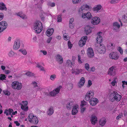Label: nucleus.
Instances as JSON below:
<instances>
[{
    "label": "nucleus",
    "mask_w": 127,
    "mask_h": 127,
    "mask_svg": "<svg viewBox=\"0 0 127 127\" xmlns=\"http://www.w3.org/2000/svg\"><path fill=\"white\" fill-rule=\"evenodd\" d=\"M122 97V96L115 91H113L111 93L109 98L110 101L112 102L115 100L117 101H119Z\"/></svg>",
    "instance_id": "nucleus-1"
},
{
    "label": "nucleus",
    "mask_w": 127,
    "mask_h": 127,
    "mask_svg": "<svg viewBox=\"0 0 127 127\" xmlns=\"http://www.w3.org/2000/svg\"><path fill=\"white\" fill-rule=\"evenodd\" d=\"M94 49L100 54H104L106 51L105 47L103 44L102 45L99 43H96L95 44Z\"/></svg>",
    "instance_id": "nucleus-2"
},
{
    "label": "nucleus",
    "mask_w": 127,
    "mask_h": 127,
    "mask_svg": "<svg viewBox=\"0 0 127 127\" xmlns=\"http://www.w3.org/2000/svg\"><path fill=\"white\" fill-rule=\"evenodd\" d=\"M43 26L41 23L39 21H36L34 23L33 29L37 33H40L42 30Z\"/></svg>",
    "instance_id": "nucleus-3"
},
{
    "label": "nucleus",
    "mask_w": 127,
    "mask_h": 127,
    "mask_svg": "<svg viewBox=\"0 0 127 127\" xmlns=\"http://www.w3.org/2000/svg\"><path fill=\"white\" fill-rule=\"evenodd\" d=\"M29 121L31 123L36 125L38 122V118L32 113L30 114L28 116Z\"/></svg>",
    "instance_id": "nucleus-4"
},
{
    "label": "nucleus",
    "mask_w": 127,
    "mask_h": 127,
    "mask_svg": "<svg viewBox=\"0 0 127 127\" xmlns=\"http://www.w3.org/2000/svg\"><path fill=\"white\" fill-rule=\"evenodd\" d=\"M11 85L13 89L17 90H20L22 87V84L17 81L12 82L11 84Z\"/></svg>",
    "instance_id": "nucleus-5"
},
{
    "label": "nucleus",
    "mask_w": 127,
    "mask_h": 127,
    "mask_svg": "<svg viewBox=\"0 0 127 127\" xmlns=\"http://www.w3.org/2000/svg\"><path fill=\"white\" fill-rule=\"evenodd\" d=\"M116 67L113 66L108 69L107 73L108 75L110 76H114L116 74Z\"/></svg>",
    "instance_id": "nucleus-6"
},
{
    "label": "nucleus",
    "mask_w": 127,
    "mask_h": 127,
    "mask_svg": "<svg viewBox=\"0 0 127 127\" xmlns=\"http://www.w3.org/2000/svg\"><path fill=\"white\" fill-rule=\"evenodd\" d=\"M62 88L61 86H60L55 90L51 91L50 93V96H55L58 94L59 92L61 89Z\"/></svg>",
    "instance_id": "nucleus-7"
},
{
    "label": "nucleus",
    "mask_w": 127,
    "mask_h": 127,
    "mask_svg": "<svg viewBox=\"0 0 127 127\" xmlns=\"http://www.w3.org/2000/svg\"><path fill=\"white\" fill-rule=\"evenodd\" d=\"M7 25V24L5 21H2L0 23V33L6 29Z\"/></svg>",
    "instance_id": "nucleus-8"
},
{
    "label": "nucleus",
    "mask_w": 127,
    "mask_h": 127,
    "mask_svg": "<svg viewBox=\"0 0 127 127\" xmlns=\"http://www.w3.org/2000/svg\"><path fill=\"white\" fill-rule=\"evenodd\" d=\"M94 96V93L92 91L88 92L86 95L85 99L87 101L91 100Z\"/></svg>",
    "instance_id": "nucleus-9"
},
{
    "label": "nucleus",
    "mask_w": 127,
    "mask_h": 127,
    "mask_svg": "<svg viewBox=\"0 0 127 127\" xmlns=\"http://www.w3.org/2000/svg\"><path fill=\"white\" fill-rule=\"evenodd\" d=\"M100 18L97 17H95L93 18L91 21L92 24L94 25L98 24L100 23Z\"/></svg>",
    "instance_id": "nucleus-10"
},
{
    "label": "nucleus",
    "mask_w": 127,
    "mask_h": 127,
    "mask_svg": "<svg viewBox=\"0 0 127 127\" xmlns=\"http://www.w3.org/2000/svg\"><path fill=\"white\" fill-rule=\"evenodd\" d=\"M87 55L89 57L92 58L94 56V52L92 48L89 47L87 49Z\"/></svg>",
    "instance_id": "nucleus-11"
},
{
    "label": "nucleus",
    "mask_w": 127,
    "mask_h": 127,
    "mask_svg": "<svg viewBox=\"0 0 127 127\" xmlns=\"http://www.w3.org/2000/svg\"><path fill=\"white\" fill-rule=\"evenodd\" d=\"M113 30L117 32L119 31V28L120 27V25L117 22H114L113 23Z\"/></svg>",
    "instance_id": "nucleus-12"
},
{
    "label": "nucleus",
    "mask_w": 127,
    "mask_h": 127,
    "mask_svg": "<svg viewBox=\"0 0 127 127\" xmlns=\"http://www.w3.org/2000/svg\"><path fill=\"white\" fill-rule=\"evenodd\" d=\"M20 40L19 39H17L15 41L14 44L13 46V49L15 50L19 49L20 46Z\"/></svg>",
    "instance_id": "nucleus-13"
},
{
    "label": "nucleus",
    "mask_w": 127,
    "mask_h": 127,
    "mask_svg": "<svg viewBox=\"0 0 127 127\" xmlns=\"http://www.w3.org/2000/svg\"><path fill=\"white\" fill-rule=\"evenodd\" d=\"M109 57L111 59L115 60H117L118 58L117 53L116 52L111 53L109 55Z\"/></svg>",
    "instance_id": "nucleus-14"
},
{
    "label": "nucleus",
    "mask_w": 127,
    "mask_h": 127,
    "mask_svg": "<svg viewBox=\"0 0 127 127\" xmlns=\"http://www.w3.org/2000/svg\"><path fill=\"white\" fill-rule=\"evenodd\" d=\"M85 31L87 35L89 34L92 32V28L89 26H86L85 27Z\"/></svg>",
    "instance_id": "nucleus-15"
},
{
    "label": "nucleus",
    "mask_w": 127,
    "mask_h": 127,
    "mask_svg": "<svg viewBox=\"0 0 127 127\" xmlns=\"http://www.w3.org/2000/svg\"><path fill=\"white\" fill-rule=\"evenodd\" d=\"M85 81V80L84 78L83 77H82L79 83V87L80 88L83 86L84 85Z\"/></svg>",
    "instance_id": "nucleus-16"
},
{
    "label": "nucleus",
    "mask_w": 127,
    "mask_h": 127,
    "mask_svg": "<svg viewBox=\"0 0 127 127\" xmlns=\"http://www.w3.org/2000/svg\"><path fill=\"white\" fill-rule=\"evenodd\" d=\"M91 121L92 124L94 125H95L97 121L96 117L93 115L92 116L91 118Z\"/></svg>",
    "instance_id": "nucleus-17"
},
{
    "label": "nucleus",
    "mask_w": 127,
    "mask_h": 127,
    "mask_svg": "<svg viewBox=\"0 0 127 127\" xmlns=\"http://www.w3.org/2000/svg\"><path fill=\"white\" fill-rule=\"evenodd\" d=\"M54 30L53 28L49 29L46 32V34L48 36H50L52 35L53 33Z\"/></svg>",
    "instance_id": "nucleus-18"
},
{
    "label": "nucleus",
    "mask_w": 127,
    "mask_h": 127,
    "mask_svg": "<svg viewBox=\"0 0 127 127\" xmlns=\"http://www.w3.org/2000/svg\"><path fill=\"white\" fill-rule=\"evenodd\" d=\"M82 71V70L81 69H76L74 70H72V73L75 75H77L79 74Z\"/></svg>",
    "instance_id": "nucleus-19"
},
{
    "label": "nucleus",
    "mask_w": 127,
    "mask_h": 127,
    "mask_svg": "<svg viewBox=\"0 0 127 127\" xmlns=\"http://www.w3.org/2000/svg\"><path fill=\"white\" fill-rule=\"evenodd\" d=\"M106 122V119L104 118H103L100 120L99 123L100 125L103 126L104 125Z\"/></svg>",
    "instance_id": "nucleus-20"
},
{
    "label": "nucleus",
    "mask_w": 127,
    "mask_h": 127,
    "mask_svg": "<svg viewBox=\"0 0 127 127\" xmlns=\"http://www.w3.org/2000/svg\"><path fill=\"white\" fill-rule=\"evenodd\" d=\"M102 7L101 5H98L95 6L93 8V10L96 12H98V11L100 10Z\"/></svg>",
    "instance_id": "nucleus-21"
},
{
    "label": "nucleus",
    "mask_w": 127,
    "mask_h": 127,
    "mask_svg": "<svg viewBox=\"0 0 127 127\" xmlns=\"http://www.w3.org/2000/svg\"><path fill=\"white\" fill-rule=\"evenodd\" d=\"M57 61L60 62V64H61L63 63V60L61 56L59 55H57Z\"/></svg>",
    "instance_id": "nucleus-22"
},
{
    "label": "nucleus",
    "mask_w": 127,
    "mask_h": 127,
    "mask_svg": "<svg viewBox=\"0 0 127 127\" xmlns=\"http://www.w3.org/2000/svg\"><path fill=\"white\" fill-rule=\"evenodd\" d=\"M7 8L4 4L2 3H0V9L2 10H6Z\"/></svg>",
    "instance_id": "nucleus-23"
},
{
    "label": "nucleus",
    "mask_w": 127,
    "mask_h": 127,
    "mask_svg": "<svg viewBox=\"0 0 127 127\" xmlns=\"http://www.w3.org/2000/svg\"><path fill=\"white\" fill-rule=\"evenodd\" d=\"M54 113V110L53 107H51L49 109L47 112L48 115L51 116Z\"/></svg>",
    "instance_id": "nucleus-24"
},
{
    "label": "nucleus",
    "mask_w": 127,
    "mask_h": 127,
    "mask_svg": "<svg viewBox=\"0 0 127 127\" xmlns=\"http://www.w3.org/2000/svg\"><path fill=\"white\" fill-rule=\"evenodd\" d=\"M77 107L76 106H73L72 110V114L73 115H75L77 113L78 111L77 110Z\"/></svg>",
    "instance_id": "nucleus-25"
},
{
    "label": "nucleus",
    "mask_w": 127,
    "mask_h": 127,
    "mask_svg": "<svg viewBox=\"0 0 127 127\" xmlns=\"http://www.w3.org/2000/svg\"><path fill=\"white\" fill-rule=\"evenodd\" d=\"M96 40V43L100 44L102 41V38L100 35H99L97 36Z\"/></svg>",
    "instance_id": "nucleus-26"
},
{
    "label": "nucleus",
    "mask_w": 127,
    "mask_h": 127,
    "mask_svg": "<svg viewBox=\"0 0 127 127\" xmlns=\"http://www.w3.org/2000/svg\"><path fill=\"white\" fill-rule=\"evenodd\" d=\"M17 15L23 19L26 17V15L23 14L22 12L18 13L17 14Z\"/></svg>",
    "instance_id": "nucleus-27"
},
{
    "label": "nucleus",
    "mask_w": 127,
    "mask_h": 127,
    "mask_svg": "<svg viewBox=\"0 0 127 127\" xmlns=\"http://www.w3.org/2000/svg\"><path fill=\"white\" fill-rule=\"evenodd\" d=\"M122 20L124 22L127 23V14L123 15Z\"/></svg>",
    "instance_id": "nucleus-28"
},
{
    "label": "nucleus",
    "mask_w": 127,
    "mask_h": 127,
    "mask_svg": "<svg viewBox=\"0 0 127 127\" xmlns=\"http://www.w3.org/2000/svg\"><path fill=\"white\" fill-rule=\"evenodd\" d=\"M73 102H70L67 105L66 107L68 109H69L73 107Z\"/></svg>",
    "instance_id": "nucleus-29"
},
{
    "label": "nucleus",
    "mask_w": 127,
    "mask_h": 127,
    "mask_svg": "<svg viewBox=\"0 0 127 127\" xmlns=\"http://www.w3.org/2000/svg\"><path fill=\"white\" fill-rule=\"evenodd\" d=\"M86 43L85 42L81 39L79 41V44L80 47H82L85 45Z\"/></svg>",
    "instance_id": "nucleus-30"
},
{
    "label": "nucleus",
    "mask_w": 127,
    "mask_h": 127,
    "mask_svg": "<svg viewBox=\"0 0 127 127\" xmlns=\"http://www.w3.org/2000/svg\"><path fill=\"white\" fill-rule=\"evenodd\" d=\"M86 17L89 19H91L92 17V16L90 12H88L87 13H86Z\"/></svg>",
    "instance_id": "nucleus-31"
},
{
    "label": "nucleus",
    "mask_w": 127,
    "mask_h": 127,
    "mask_svg": "<svg viewBox=\"0 0 127 127\" xmlns=\"http://www.w3.org/2000/svg\"><path fill=\"white\" fill-rule=\"evenodd\" d=\"M21 108L25 111H27L28 110V106H24L23 105H22Z\"/></svg>",
    "instance_id": "nucleus-32"
},
{
    "label": "nucleus",
    "mask_w": 127,
    "mask_h": 127,
    "mask_svg": "<svg viewBox=\"0 0 127 127\" xmlns=\"http://www.w3.org/2000/svg\"><path fill=\"white\" fill-rule=\"evenodd\" d=\"M19 51L21 52L24 55H26L27 54V52L25 49H21L19 50Z\"/></svg>",
    "instance_id": "nucleus-33"
},
{
    "label": "nucleus",
    "mask_w": 127,
    "mask_h": 127,
    "mask_svg": "<svg viewBox=\"0 0 127 127\" xmlns=\"http://www.w3.org/2000/svg\"><path fill=\"white\" fill-rule=\"evenodd\" d=\"M87 102L84 100L81 101V105L82 107H83L84 106L87 104Z\"/></svg>",
    "instance_id": "nucleus-34"
},
{
    "label": "nucleus",
    "mask_w": 127,
    "mask_h": 127,
    "mask_svg": "<svg viewBox=\"0 0 127 127\" xmlns=\"http://www.w3.org/2000/svg\"><path fill=\"white\" fill-rule=\"evenodd\" d=\"M56 78V75L55 74H53L51 75L50 77V79L52 80L53 81Z\"/></svg>",
    "instance_id": "nucleus-35"
},
{
    "label": "nucleus",
    "mask_w": 127,
    "mask_h": 127,
    "mask_svg": "<svg viewBox=\"0 0 127 127\" xmlns=\"http://www.w3.org/2000/svg\"><path fill=\"white\" fill-rule=\"evenodd\" d=\"M48 6L52 7H54L55 6V4L54 3H52L51 2H48Z\"/></svg>",
    "instance_id": "nucleus-36"
},
{
    "label": "nucleus",
    "mask_w": 127,
    "mask_h": 127,
    "mask_svg": "<svg viewBox=\"0 0 127 127\" xmlns=\"http://www.w3.org/2000/svg\"><path fill=\"white\" fill-rule=\"evenodd\" d=\"M66 64L72 67L71 65H72V64L70 60H68L66 62Z\"/></svg>",
    "instance_id": "nucleus-37"
},
{
    "label": "nucleus",
    "mask_w": 127,
    "mask_h": 127,
    "mask_svg": "<svg viewBox=\"0 0 127 127\" xmlns=\"http://www.w3.org/2000/svg\"><path fill=\"white\" fill-rule=\"evenodd\" d=\"M6 78L5 75L3 74H0V80H3L5 79Z\"/></svg>",
    "instance_id": "nucleus-38"
},
{
    "label": "nucleus",
    "mask_w": 127,
    "mask_h": 127,
    "mask_svg": "<svg viewBox=\"0 0 127 127\" xmlns=\"http://www.w3.org/2000/svg\"><path fill=\"white\" fill-rule=\"evenodd\" d=\"M91 100H92L94 103H96V104L98 102V99L96 98H92Z\"/></svg>",
    "instance_id": "nucleus-39"
},
{
    "label": "nucleus",
    "mask_w": 127,
    "mask_h": 127,
    "mask_svg": "<svg viewBox=\"0 0 127 127\" xmlns=\"http://www.w3.org/2000/svg\"><path fill=\"white\" fill-rule=\"evenodd\" d=\"M81 0H72V2L73 3L75 4H77L80 2Z\"/></svg>",
    "instance_id": "nucleus-40"
},
{
    "label": "nucleus",
    "mask_w": 127,
    "mask_h": 127,
    "mask_svg": "<svg viewBox=\"0 0 127 127\" xmlns=\"http://www.w3.org/2000/svg\"><path fill=\"white\" fill-rule=\"evenodd\" d=\"M87 38V36H85L82 37L81 39L86 43Z\"/></svg>",
    "instance_id": "nucleus-41"
},
{
    "label": "nucleus",
    "mask_w": 127,
    "mask_h": 127,
    "mask_svg": "<svg viewBox=\"0 0 127 127\" xmlns=\"http://www.w3.org/2000/svg\"><path fill=\"white\" fill-rule=\"evenodd\" d=\"M14 54V53L12 51H10L8 54L9 56L11 57H12Z\"/></svg>",
    "instance_id": "nucleus-42"
},
{
    "label": "nucleus",
    "mask_w": 127,
    "mask_h": 127,
    "mask_svg": "<svg viewBox=\"0 0 127 127\" xmlns=\"http://www.w3.org/2000/svg\"><path fill=\"white\" fill-rule=\"evenodd\" d=\"M89 65L88 63H86L85 64V67L86 69L88 70L89 69Z\"/></svg>",
    "instance_id": "nucleus-43"
},
{
    "label": "nucleus",
    "mask_w": 127,
    "mask_h": 127,
    "mask_svg": "<svg viewBox=\"0 0 127 127\" xmlns=\"http://www.w3.org/2000/svg\"><path fill=\"white\" fill-rule=\"evenodd\" d=\"M3 93L5 95H9L10 94V93L7 91L4 90L3 91Z\"/></svg>",
    "instance_id": "nucleus-44"
},
{
    "label": "nucleus",
    "mask_w": 127,
    "mask_h": 127,
    "mask_svg": "<svg viewBox=\"0 0 127 127\" xmlns=\"http://www.w3.org/2000/svg\"><path fill=\"white\" fill-rule=\"evenodd\" d=\"M89 102L90 103V105L92 106H94L96 105V103H94L92 100H90L89 101Z\"/></svg>",
    "instance_id": "nucleus-45"
},
{
    "label": "nucleus",
    "mask_w": 127,
    "mask_h": 127,
    "mask_svg": "<svg viewBox=\"0 0 127 127\" xmlns=\"http://www.w3.org/2000/svg\"><path fill=\"white\" fill-rule=\"evenodd\" d=\"M32 84L33 85V86L34 88L38 86L37 85V83L35 81L33 82L32 83Z\"/></svg>",
    "instance_id": "nucleus-46"
},
{
    "label": "nucleus",
    "mask_w": 127,
    "mask_h": 127,
    "mask_svg": "<svg viewBox=\"0 0 127 127\" xmlns=\"http://www.w3.org/2000/svg\"><path fill=\"white\" fill-rule=\"evenodd\" d=\"M118 1V0H112L110 1V3L111 4H114L117 3Z\"/></svg>",
    "instance_id": "nucleus-47"
},
{
    "label": "nucleus",
    "mask_w": 127,
    "mask_h": 127,
    "mask_svg": "<svg viewBox=\"0 0 127 127\" xmlns=\"http://www.w3.org/2000/svg\"><path fill=\"white\" fill-rule=\"evenodd\" d=\"M118 50L119 51L121 54H123V51L122 48L120 47H119L118 48Z\"/></svg>",
    "instance_id": "nucleus-48"
},
{
    "label": "nucleus",
    "mask_w": 127,
    "mask_h": 127,
    "mask_svg": "<svg viewBox=\"0 0 127 127\" xmlns=\"http://www.w3.org/2000/svg\"><path fill=\"white\" fill-rule=\"evenodd\" d=\"M61 16H61L59 15L58 16V17L57 19H58V22H61L62 21V19Z\"/></svg>",
    "instance_id": "nucleus-49"
},
{
    "label": "nucleus",
    "mask_w": 127,
    "mask_h": 127,
    "mask_svg": "<svg viewBox=\"0 0 127 127\" xmlns=\"http://www.w3.org/2000/svg\"><path fill=\"white\" fill-rule=\"evenodd\" d=\"M13 110L11 109H7V112H8V114L9 115H11L12 112L13 111Z\"/></svg>",
    "instance_id": "nucleus-50"
},
{
    "label": "nucleus",
    "mask_w": 127,
    "mask_h": 127,
    "mask_svg": "<svg viewBox=\"0 0 127 127\" xmlns=\"http://www.w3.org/2000/svg\"><path fill=\"white\" fill-rule=\"evenodd\" d=\"M68 47L70 49H71L72 47V45L71 44V42L70 41H69L68 42Z\"/></svg>",
    "instance_id": "nucleus-51"
},
{
    "label": "nucleus",
    "mask_w": 127,
    "mask_h": 127,
    "mask_svg": "<svg viewBox=\"0 0 127 127\" xmlns=\"http://www.w3.org/2000/svg\"><path fill=\"white\" fill-rule=\"evenodd\" d=\"M123 116V114L121 113L119 114V115L117 116L116 117V119L117 120L119 119L120 118H122Z\"/></svg>",
    "instance_id": "nucleus-52"
},
{
    "label": "nucleus",
    "mask_w": 127,
    "mask_h": 127,
    "mask_svg": "<svg viewBox=\"0 0 127 127\" xmlns=\"http://www.w3.org/2000/svg\"><path fill=\"white\" fill-rule=\"evenodd\" d=\"M92 83L91 81L90 80H89L88 82V86H87L88 87H90L92 85Z\"/></svg>",
    "instance_id": "nucleus-53"
},
{
    "label": "nucleus",
    "mask_w": 127,
    "mask_h": 127,
    "mask_svg": "<svg viewBox=\"0 0 127 127\" xmlns=\"http://www.w3.org/2000/svg\"><path fill=\"white\" fill-rule=\"evenodd\" d=\"M4 15L2 13H0V21L3 18Z\"/></svg>",
    "instance_id": "nucleus-54"
},
{
    "label": "nucleus",
    "mask_w": 127,
    "mask_h": 127,
    "mask_svg": "<svg viewBox=\"0 0 127 127\" xmlns=\"http://www.w3.org/2000/svg\"><path fill=\"white\" fill-rule=\"evenodd\" d=\"M78 62L80 63L81 64L82 63V61L81 60V57L80 55H78Z\"/></svg>",
    "instance_id": "nucleus-55"
},
{
    "label": "nucleus",
    "mask_w": 127,
    "mask_h": 127,
    "mask_svg": "<svg viewBox=\"0 0 127 127\" xmlns=\"http://www.w3.org/2000/svg\"><path fill=\"white\" fill-rule=\"evenodd\" d=\"M25 74L27 75L28 76H29V77L31 76L32 75L31 72H27L25 73Z\"/></svg>",
    "instance_id": "nucleus-56"
},
{
    "label": "nucleus",
    "mask_w": 127,
    "mask_h": 127,
    "mask_svg": "<svg viewBox=\"0 0 127 127\" xmlns=\"http://www.w3.org/2000/svg\"><path fill=\"white\" fill-rule=\"evenodd\" d=\"M74 18H70V20L69 23L70 24H72V22L74 21Z\"/></svg>",
    "instance_id": "nucleus-57"
},
{
    "label": "nucleus",
    "mask_w": 127,
    "mask_h": 127,
    "mask_svg": "<svg viewBox=\"0 0 127 127\" xmlns=\"http://www.w3.org/2000/svg\"><path fill=\"white\" fill-rule=\"evenodd\" d=\"M40 52L42 53L43 54L45 55H46L47 53V51H43V50H41L40 51Z\"/></svg>",
    "instance_id": "nucleus-58"
},
{
    "label": "nucleus",
    "mask_w": 127,
    "mask_h": 127,
    "mask_svg": "<svg viewBox=\"0 0 127 127\" xmlns=\"http://www.w3.org/2000/svg\"><path fill=\"white\" fill-rule=\"evenodd\" d=\"M22 103L23 104V105L24 106H27L28 104V102L27 101H23L22 102Z\"/></svg>",
    "instance_id": "nucleus-59"
},
{
    "label": "nucleus",
    "mask_w": 127,
    "mask_h": 127,
    "mask_svg": "<svg viewBox=\"0 0 127 127\" xmlns=\"http://www.w3.org/2000/svg\"><path fill=\"white\" fill-rule=\"evenodd\" d=\"M52 39V38L51 37L49 38L47 41V43H49L50 42Z\"/></svg>",
    "instance_id": "nucleus-60"
},
{
    "label": "nucleus",
    "mask_w": 127,
    "mask_h": 127,
    "mask_svg": "<svg viewBox=\"0 0 127 127\" xmlns=\"http://www.w3.org/2000/svg\"><path fill=\"white\" fill-rule=\"evenodd\" d=\"M116 83V81H115V80H114L111 82V84L112 86H114L115 85V84Z\"/></svg>",
    "instance_id": "nucleus-61"
},
{
    "label": "nucleus",
    "mask_w": 127,
    "mask_h": 127,
    "mask_svg": "<svg viewBox=\"0 0 127 127\" xmlns=\"http://www.w3.org/2000/svg\"><path fill=\"white\" fill-rule=\"evenodd\" d=\"M86 108L85 107H83L81 108V112L82 113H83L85 110Z\"/></svg>",
    "instance_id": "nucleus-62"
},
{
    "label": "nucleus",
    "mask_w": 127,
    "mask_h": 127,
    "mask_svg": "<svg viewBox=\"0 0 127 127\" xmlns=\"http://www.w3.org/2000/svg\"><path fill=\"white\" fill-rule=\"evenodd\" d=\"M84 6H82L81 7L80 9H79V12H80L81 11H82L84 9Z\"/></svg>",
    "instance_id": "nucleus-63"
},
{
    "label": "nucleus",
    "mask_w": 127,
    "mask_h": 127,
    "mask_svg": "<svg viewBox=\"0 0 127 127\" xmlns=\"http://www.w3.org/2000/svg\"><path fill=\"white\" fill-rule=\"evenodd\" d=\"M82 17L83 18H84L86 17V13H83L82 15Z\"/></svg>",
    "instance_id": "nucleus-64"
}]
</instances>
